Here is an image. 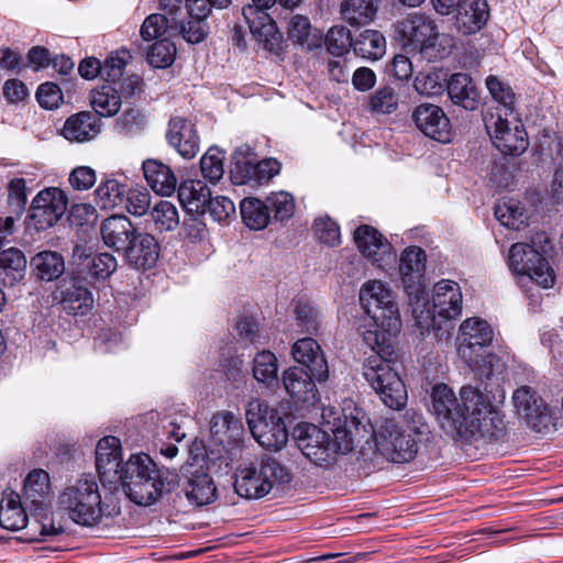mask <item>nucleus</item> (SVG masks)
Masks as SVG:
<instances>
[{
    "mask_svg": "<svg viewBox=\"0 0 563 563\" xmlns=\"http://www.w3.org/2000/svg\"><path fill=\"white\" fill-rule=\"evenodd\" d=\"M430 397L431 413L454 440L488 443L505 434L503 416L479 388L465 385L456 396L448 385L438 384Z\"/></svg>",
    "mask_w": 563,
    "mask_h": 563,
    "instance_id": "f257e3e1",
    "label": "nucleus"
},
{
    "mask_svg": "<svg viewBox=\"0 0 563 563\" xmlns=\"http://www.w3.org/2000/svg\"><path fill=\"white\" fill-rule=\"evenodd\" d=\"M360 327L364 342L375 352L363 365V376L380 400L390 409L400 410L407 402V390L398 373L395 342L401 319H364Z\"/></svg>",
    "mask_w": 563,
    "mask_h": 563,
    "instance_id": "f03ea898",
    "label": "nucleus"
},
{
    "mask_svg": "<svg viewBox=\"0 0 563 563\" xmlns=\"http://www.w3.org/2000/svg\"><path fill=\"white\" fill-rule=\"evenodd\" d=\"M394 29L399 45L428 62L444 59L455 46L454 37L441 33L435 21L424 13H410L398 20Z\"/></svg>",
    "mask_w": 563,
    "mask_h": 563,
    "instance_id": "7ed1b4c3",
    "label": "nucleus"
},
{
    "mask_svg": "<svg viewBox=\"0 0 563 563\" xmlns=\"http://www.w3.org/2000/svg\"><path fill=\"white\" fill-rule=\"evenodd\" d=\"M174 475L144 453L133 454L122 465L118 482L126 497L140 506L155 504L174 486Z\"/></svg>",
    "mask_w": 563,
    "mask_h": 563,
    "instance_id": "20e7f679",
    "label": "nucleus"
},
{
    "mask_svg": "<svg viewBox=\"0 0 563 563\" xmlns=\"http://www.w3.org/2000/svg\"><path fill=\"white\" fill-rule=\"evenodd\" d=\"M58 507L68 518L84 527H96L104 517H113L120 508L102 503L98 483L95 477L82 476L67 485L58 496Z\"/></svg>",
    "mask_w": 563,
    "mask_h": 563,
    "instance_id": "39448f33",
    "label": "nucleus"
},
{
    "mask_svg": "<svg viewBox=\"0 0 563 563\" xmlns=\"http://www.w3.org/2000/svg\"><path fill=\"white\" fill-rule=\"evenodd\" d=\"M430 433L429 426L420 416L400 424L394 420L382 421L374 429L376 452L393 463H408L418 453V444Z\"/></svg>",
    "mask_w": 563,
    "mask_h": 563,
    "instance_id": "423d86ee",
    "label": "nucleus"
},
{
    "mask_svg": "<svg viewBox=\"0 0 563 563\" xmlns=\"http://www.w3.org/2000/svg\"><path fill=\"white\" fill-rule=\"evenodd\" d=\"M210 437L206 448L207 463L219 472H228L241 459L244 427L233 412L221 410L212 415L209 421Z\"/></svg>",
    "mask_w": 563,
    "mask_h": 563,
    "instance_id": "0eeeda50",
    "label": "nucleus"
},
{
    "mask_svg": "<svg viewBox=\"0 0 563 563\" xmlns=\"http://www.w3.org/2000/svg\"><path fill=\"white\" fill-rule=\"evenodd\" d=\"M290 481L288 471L274 457L265 455L249 466L238 470L234 489L247 499H258L267 495L274 485Z\"/></svg>",
    "mask_w": 563,
    "mask_h": 563,
    "instance_id": "6e6552de",
    "label": "nucleus"
},
{
    "mask_svg": "<svg viewBox=\"0 0 563 563\" xmlns=\"http://www.w3.org/2000/svg\"><path fill=\"white\" fill-rule=\"evenodd\" d=\"M507 264L521 286L530 282L545 289L554 286L553 268L540 252L527 243L511 245Z\"/></svg>",
    "mask_w": 563,
    "mask_h": 563,
    "instance_id": "1a4fd4ad",
    "label": "nucleus"
},
{
    "mask_svg": "<svg viewBox=\"0 0 563 563\" xmlns=\"http://www.w3.org/2000/svg\"><path fill=\"white\" fill-rule=\"evenodd\" d=\"M485 129L493 144L506 155H521L529 146L528 135L522 122L515 115L501 112V109H488L483 114Z\"/></svg>",
    "mask_w": 563,
    "mask_h": 563,
    "instance_id": "9d476101",
    "label": "nucleus"
},
{
    "mask_svg": "<svg viewBox=\"0 0 563 563\" xmlns=\"http://www.w3.org/2000/svg\"><path fill=\"white\" fill-rule=\"evenodd\" d=\"M426 252L419 246L406 247L399 257V275L408 295L412 317H420L427 306L424 291Z\"/></svg>",
    "mask_w": 563,
    "mask_h": 563,
    "instance_id": "9b49d317",
    "label": "nucleus"
},
{
    "mask_svg": "<svg viewBox=\"0 0 563 563\" xmlns=\"http://www.w3.org/2000/svg\"><path fill=\"white\" fill-rule=\"evenodd\" d=\"M292 437L297 448L313 464L327 466L335 460L339 450L343 453L352 450L351 442L343 448L336 445L329 433L314 424L301 423L294 428Z\"/></svg>",
    "mask_w": 563,
    "mask_h": 563,
    "instance_id": "f8f14e48",
    "label": "nucleus"
},
{
    "mask_svg": "<svg viewBox=\"0 0 563 563\" xmlns=\"http://www.w3.org/2000/svg\"><path fill=\"white\" fill-rule=\"evenodd\" d=\"M494 336L493 329L486 319H464L460 325L459 355L470 368L482 367L485 357L476 353L475 347L488 345Z\"/></svg>",
    "mask_w": 563,
    "mask_h": 563,
    "instance_id": "ddd939ff",
    "label": "nucleus"
},
{
    "mask_svg": "<svg viewBox=\"0 0 563 563\" xmlns=\"http://www.w3.org/2000/svg\"><path fill=\"white\" fill-rule=\"evenodd\" d=\"M67 207L66 192L58 187H47L33 198L30 218L36 230H45L54 227L62 219Z\"/></svg>",
    "mask_w": 563,
    "mask_h": 563,
    "instance_id": "4468645a",
    "label": "nucleus"
},
{
    "mask_svg": "<svg viewBox=\"0 0 563 563\" xmlns=\"http://www.w3.org/2000/svg\"><path fill=\"white\" fill-rule=\"evenodd\" d=\"M354 242L360 253L378 267H383L395 260L391 244L371 225L358 227L354 232Z\"/></svg>",
    "mask_w": 563,
    "mask_h": 563,
    "instance_id": "2eb2a0df",
    "label": "nucleus"
},
{
    "mask_svg": "<svg viewBox=\"0 0 563 563\" xmlns=\"http://www.w3.org/2000/svg\"><path fill=\"white\" fill-rule=\"evenodd\" d=\"M512 404L518 416L525 419L531 429L540 432L548 427L550 415L543 399L533 388H517L512 394Z\"/></svg>",
    "mask_w": 563,
    "mask_h": 563,
    "instance_id": "dca6fc26",
    "label": "nucleus"
},
{
    "mask_svg": "<svg viewBox=\"0 0 563 563\" xmlns=\"http://www.w3.org/2000/svg\"><path fill=\"white\" fill-rule=\"evenodd\" d=\"M243 8L242 14L249 25L252 35L260 42L274 44L279 41L276 23L267 14L266 10L277 0H251Z\"/></svg>",
    "mask_w": 563,
    "mask_h": 563,
    "instance_id": "f3484780",
    "label": "nucleus"
},
{
    "mask_svg": "<svg viewBox=\"0 0 563 563\" xmlns=\"http://www.w3.org/2000/svg\"><path fill=\"white\" fill-rule=\"evenodd\" d=\"M424 313L428 317H457L462 312V292L457 283L442 279L433 287L432 302L428 300Z\"/></svg>",
    "mask_w": 563,
    "mask_h": 563,
    "instance_id": "a211bd4d",
    "label": "nucleus"
},
{
    "mask_svg": "<svg viewBox=\"0 0 563 563\" xmlns=\"http://www.w3.org/2000/svg\"><path fill=\"white\" fill-rule=\"evenodd\" d=\"M412 118L417 128L428 137L448 143L452 137V126L444 111L435 106L423 103L418 106Z\"/></svg>",
    "mask_w": 563,
    "mask_h": 563,
    "instance_id": "6ab92c4d",
    "label": "nucleus"
},
{
    "mask_svg": "<svg viewBox=\"0 0 563 563\" xmlns=\"http://www.w3.org/2000/svg\"><path fill=\"white\" fill-rule=\"evenodd\" d=\"M360 302L367 314L390 317L398 313L390 289L382 280H368L360 289Z\"/></svg>",
    "mask_w": 563,
    "mask_h": 563,
    "instance_id": "aec40b11",
    "label": "nucleus"
},
{
    "mask_svg": "<svg viewBox=\"0 0 563 563\" xmlns=\"http://www.w3.org/2000/svg\"><path fill=\"white\" fill-rule=\"evenodd\" d=\"M121 460V442L118 438L110 435L99 440L96 448V467L103 485L118 482Z\"/></svg>",
    "mask_w": 563,
    "mask_h": 563,
    "instance_id": "412c9836",
    "label": "nucleus"
},
{
    "mask_svg": "<svg viewBox=\"0 0 563 563\" xmlns=\"http://www.w3.org/2000/svg\"><path fill=\"white\" fill-rule=\"evenodd\" d=\"M166 137L184 158L190 159L199 152V136L195 124L185 118L175 117L170 119Z\"/></svg>",
    "mask_w": 563,
    "mask_h": 563,
    "instance_id": "4be33fe9",
    "label": "nucleus"
},
{
    "mask_svg": "<svg viewBox=\"0 0 563 563\" xmlns=\"http://www.w3.org/2000/svg\"><path fill=\"white\" fill-rule=\"evenodd\" d=\"M296 362L305 365L318 382H324L329 376V367L318 342L311 338L296 341L291 349Z\"/></svg>",
    "mask_w": 563,
    "mask_h": 563,
    "instance_id": "5701e85b",
    "label": "nucleus"
},
{
    "mask_svg": "<svg viewBox=\"0 0 563 563\" xmlns=\"http://www.w3.org/2000/svg\"><path fill=\"white\" fill-rule=\"evenodd\" d=\"M128 263L136 269L152 268L159 256V245L156 239L145 232H136L124 250Z\"/></svg>",
    "mask_w": 563,
    "mask_h": 563,
    "instance_id": "b1692460",
    "label": "nucleus"
},
{
    "mask_svg": "<svg viewBox=\"0 0 563 563\" xmlns=\"http://www.w3.org/2000/svg\"><path fill=\"white\" fill-rule=\"evenodd\" d=\"M488 15L486 0H462L456 8L454 25L463 35L475 34L486 24Z\"/></svg>",
    "mask_w": 563,
    "mask_h": 563,
    "instance_id": "393cba45",
    "label": "nucleus"
},
{
    "mask_svg": "<svg viewBox=\"0 0 563 563\" xmlns=\"http://www.w3.org/2000/svg\"><path fill=\"white\" fill-rule=\"evenodd\" d=\"M23 498L30 511L47 510L51 500V485L48 473L43 470H33L24 479Z\"/></svg>",
    "mask_w": 563,
    "mask_h": 563,
    "instance_id": "a878e982",
    "label": "nucleus"
},
{
    "mask_svg": "<svg viewBox=\"0 0 563 563\" xmlns=\"http://www.w3.org/2000/svg\"><path fill=\"white\" fill-rule=\"evenodd\" d=\"M136 232L131 220L123 214L111 216L104 219L100 225L103 243L115 251L124 252Z\"/></svg>",
    "mask_w": 563,
    "mask_h": 563,
    "instance_id": "bb28decb",
    "label": "nucleus"
},
{
    "mask_svg": "<svg viewBox=\"0 0 563 563\" xmlns=\"http://www.w3.org/2000/svg\"><path fill=\"white\" fill-rule=\"evenodd\" d=\"M144 178L154 192L170 196L177 188V177L165 163L148 158L142 165Z\"/></svg>",
    "mask_w": 563,
    "mask_h": 563,
    "instance_id": "cd10ccee",
    "label": "nucleus"
},
{
    "mask_svg": "<svg viewBox=\"0 0 563 563\" xmlns=\"http://www.w3.org/2000/svg\"><path fill=\"white\" fill-rule=\"evenodd\" d=\"M100 131V120L95 114L82 111L66 120L62 133L69 141L87 142L95 139Z\"/></svg>",
    "mask_w": 563,
    "mask_h": 563,
    "instance_id": "c85d7f7f",
    "label": "nucleus"
},
{
    "mask_svg": "<svg viewBox=\"0 0 563 563\" xmlns=\"http://www.w3.org/2000/svg\"><path fill=\"white\" fill-rule=\"evenodd\" d=\"M74 257L82 261V271H87L90 279H106L111 276L118 266L117 258L110 253L90 255L85 246L77 245L74 249Z\"/></svg>",
    "mask_w": 563,
    "mask_h": 563,
    "instance_id": "c756f323",
    "label": "nucleus"
},
{
    "mask_svg": "<svg viewBox=\"0 0 563 563\" xmlns=\"http://www.w3.org/2000/svg\"><path fill=\"white\" fill-rule=\"evenodd\" d=\"M313 376L300 367H290L283 373L286 391L297 401L308 402L317 397Z\"/></svg>",
    "mask_w": 563,
    "mask_h": 563,
    "instance_id": "7c9ffc66",
    "label": "nucleus"
},
{
    "mask_svg": "<svg viewBox=\"0 0 563 563\" xmlns=\"http://www.w3.org/2000/svg\"><path fill=\"white\" fill-rule=\"evenodd\" d=\"M26 508L22 506L21 497L14 492H4L0 503V526L7 530H27Z\"/></svg>",
    "mask_w": 563,
    "mask_h": 563,
    "instance_id": "2f4dec72",
    "label": "nucleus"
},
{
    "mask_svg": "<svg viewBox=\"0 0 563 563\" xmlns=\"http://www.w3.org/2000/svg\"><path fill=\"white\" fill-rule=\"evenodd\" d=\"M210 198L211 191L202 180H184L178 187L179 202L190 213H205Z\"/></svg>",
    "mask_w": 563,
    "mask_h": 563,
    "instance_id": "473e14b6",
    "label": "nucleus"
},
{
    "mask_svg": "<svg viewBox=\"0 0 563 563\" xmlns=\"http://www.w3.org/2000/svg\"><path fill=\"white\" fill-rule=\"evenodd\" d=\"M448 93L453 103L466 109L474 110L479 103V97L472 78L462 73L454 74L446 81Z\"/></svg>",
    "mask_w": 563,
    "mask_h": 563,
    "instance_id": "72a5a7b5",
    "label": "nucleus"
},
{
    "mask_svg": "<svg viewBox=\"0 0 563 563\" xmlns=\"http://www.w3.org/2000/svg\"><path fill=\"white\" fill-rule=\"evenodd\" d=\"M55 299L58 300L62 311L73 317H84L93 307L91 292L87 288L75 284L65 290H60V295L55 296Z\"/></svg>",
    "mask_w": 563,
    "mask_h": 563,
    "instance_id": "f704fd0d",
    "label": "nucleus"
},
{
    "mask_svg": "<svg viewBox=\"0 0 563 563\" xmlns=\"http://www.w3.org/2000/svg\"><path fill=\"white\" fill-rule=\"evenodd\" d=\"M31 268L37 279L53 282L65 272L64 257L55 251H42L31 258Z\"/></svg>",
    "mask_w": 563,
    "mask_h": 563,
    "instance_id": "c9c22d12",
    "label": "nucleus"
},
{
    "mask_svg": "<svg viewBox=\"0 0 563 563\" xmlns=\"http://www.w3.org/2000/svg\"><path fill=\"white\" fill-rule=\"evenodd\" d=\"M378 0H343L340 11L342 19L351 26L369 24L378 11Z\"/></svg>",
    "mask_w": 563,
    "mask_h": 563,
    "instance_id": "e433bc0d",
    "label": "nucleus"
},
{
    "mask_svg": "<svg viewBox=\"0 0 563 563\" xmlns=\"http://www.w3.org/2000/svg\"><path fill=\"white\" fill-rule=\"evenodd\" d=\"M33 521L29 523L25 532V540L29 542L46 541L49 538L57 537L64 532L60 521H55L48 517L46 510L31 511Z\"/></svg>",
    "mask_w": 563,
    "mask_h": 563,
    "instance_id": "4c0bfd02",
    "label": "nucleus"
},
{
    "mask_svg": "<svg viewBox=\"0 0 563 563\" xmlns=\"http://www.w3.org/2000/svg\"><path fill=\"white\" fill-rule=\"evenodd\" d=\"M185 496L190 504L201 507L217 499V488L208 474H197L188 479Z\"/></svg>",
    "mask_w": 563,
    "mask_h": 563,
    "instance_id": "58836bf2",
    "label": "nucleus"
},
{
    "mask_svg": "<svg viewBox=\"0 0 563 563\" xmlns=\"http://www.w3.org/2000/svg\"><path fill=\"white\" fill-rule=\"evenodd\" d=\"M288 36L307 49L319 47L322 43L321 33L313 29L307 16L292 15L288 23Z\"/></svg>",
    "mask_w": 563,
    "mask_h": 563,
    "instance_id": "ea45409f",
    "label": "nucleus"
},
{
    "mask_svg": "<svg viewBox=\"0 0 563 563\" xmlns=\"http://www.w3.org/2000/svg\"><path fill=\"white\" fill-rule=\"evenodd\" d=\"M353 49L362 58L378 60L386 53L385 36L377 30H364L353 43Z\"/></svg>",
    "mask_w": 563,
    "mask_h": 563,
    "instance_id": "a19ab883",
    "label": "nucleus"
},
{
    "mask_svg": "<svg viewBox=\"0 0 563 563\" xmlns=\"http://www.w3.org/2000/svg\"><path fill=\"white\" fill-rule=\"evenodd\" d=\"M245 418L253 438L262 445V435L271 433L272 410L260 400H252L247 405Z\"/></svg>",
    "mask_w": 563,
    "mask_h": 563,
    "instance_id": "79ce46f5",
    "label": "nucleus"
},
{
    "mask_svg": "<svg viewBox=\"0 0 563 563\" xmlns=\"http://www.w3.org/2000/svg\"><path fill=\"white\" fill-rule=\"evenodd\" d=\"M495 216L504 227L512 230H520L529 220L527 210L514 198L499 201L495 207Z\"/></svg>",
    "mask_w": 563,
    "mask_h": 563,
    "instance_id": "37998d69",
    "label": "nucleus"
},
{
    "mask_svg": "<svg viewBox=\"0 0 563 563\" xmlns=\"http://www.w3.org/2000/svg\"><path fill=\"white\" fill-rule=\"evenodd\" d=\"M90 103L98 114L113 117L119 112L122 100L118 89L107 84L91 91Z\"/></svg>",
    "mask_w": 563,
    "mask_h": 563,
    "instance_id": "c03bdc74",
    "label": "nucleus"
},
{
    "mask_svg": "<svg viewBox=\"0 0 563 563\" xmlns=\"http://www.w3.org/2000/svg\"><path fill=\"white\" fill-rule=\"evenodd\" d=\"M448 73L443 68H432L420 71L413 81V87L419 95L433 97L441 95L446 87Z\"/></svg>",
    "mask_w": 563,
    "mask_h": 563,
    "instance_id": "a18cd8bd",
    "label": "nucleus"
},
{
    "mask_svg": "<svg viewBox=\"0 0 563 563\" xmlns=\"http://www.w3.org/2000/svg\"><path fill=\"white\" fill-rule=\"evenodd\" d=\"M241 216L246 227L262 230L269 222L268 207L256 198H245L240 205Z\"/></svg>",
    "mask_w": 563,
    "mask_h": 563,
    "instance_id": "49530a36",
    "label": "nucleus"
},
{
    "mask_svg": "<svg viewBox=\"0 0 563 563\" xmlns=\"http://www.w3.org/2000/svg\"><path fill=\"white\" fill-rule=\"evenodd\" d=\"M124 185L117 179H107L95 190V202L101 209L112 210L124 201Z\"/></svg>",
    "mask_w": 563,
    "mask_h": 563,
    "instance_id": "de8ad7c7",
    "label": "nucleus"
},
{
    "mask_svg": "<svg viewBox=\"0 0 563 563\" xmlns=\"http://www.w3.org/2000/svg\"><path fill=\"white\" fill-rule=\"evenodd\" d=\"M253 377L263 384L272 385L277 380V358L271 351L257 353L253 360Z\"/></svg>",
    "mask_w": 563,
    "mask_h": 563,
    "instance_id": "09e8293b",
    "label": "nucleus"
},
{
    "mask_svg": "<svg viewBox=\"0 0 563 563\" xmlns=\"http://www.w3.org/2000/svg\"><path fill=\"white\" fill-rule=\"evenodd\" d=\"M151 219L159 232L174 231L179 224L178 210L174 203L167 200H161L154 206Z\"/></svg>",
    "mask_w": 563,
    "mask_h": 563,
    "instance_id": "8fccbe9b",
    "label": "nucleus"
},
{
    "mask_svg": "<svg viewBox=\"0 0 563 563\" xmlns=\"http://www.w3.org/2000/svg\"><path fill=\"white\" fill-rule=\"evenodd\" d=\"M399 95L391 86H382L368 99V108L378 114H390L398 108Z\"/></svg>",
    "mask_w": 563,
    "mask_h": 563,
    "instance_id": "3c124183",
    "label": "nucleus"
},
{
    "mask_svg": "<svg viewBox=\"0 0 563 563\" xmlns=\"http://www.w3.org/2000/svg\"><path fill=\"white\" fill-rule=\"evenodd\" d=\"M224 153L218 147H210L200 159L202 176L210 183H218L224 174Z\"/></svg>",
    "mask_w": 563,
    "mask_h": 563,
    "instance_id": "603ef678",
    "label": "nucleus"
},
{
    "mask_svg": "<svg viewBox=\"0 0 563 563\" xmlns=\"http://www.w3.org/2000/svg\"><path fill=\"white\" fill-rule=\"evenodd\" d=\"M486 87L492 98L504 108L503 113L511 115L515 112L516 97L511 88L500 81L496 76H488L486 78Z\"/></svg>",
    "mask_w": 563,
    "mask_h": 563,
    "instance_id": "864d4df0",
    "label": "nucleus"
},
{
    "mask_svg": "<svg viewBox=\"0 0 563 563\" xmlns=\"http://www.w3.org/2000/svg\"><path fill=\"white\" fill-rule=\"evenodd\" d=\"M324 44L331 55H344L353 46L350 30L343 25L332 26L325 35Z\"/></svg>",
    "mask_w": 563,
    "mask_h": 563,
    "instance_id": "5fc2aeb1",
    "label": "nucleus"
},
{
    "mask_svg": "<svg viewBox=\"0 0 563 563\" xmlns=\"http://www.w3.org/2000/svg\"><path fill=\"white\" fill-rule=\"evenodd\" d=\"M176 56V47L168 38L156 41L147 53L148 63L155 68L170 66Z\"/></svg>",
    "mask_w": 563,
    "mask_h": 563,
    "instance_id": "6e6d98bb",
    "label": "nucleus"
},
{
    "mask_svg": "<svg viewBox=\"0 0 563 563\" xmlns=\"http://www.w3.org/2000/svg\"><path fill=\"white\" fill-rule=\"evenodd\" d=\"M125 209L135 217H142L150 210L151 194L146 188L134 187L125 191Z\"/></svg>",
    "mask_w": 563,
    "mask_h": 563,
    "instance_id": "4d7b16f0",
    "label": "nucleus"
},
{
    "mask_svg": "<svg viewBox=\"0 0 563 563\" xmlns=\"http://www.w3.org/2000/svg\"><path fill=\"white\" fill-rule=\"evenodd\" d=\"M273 423L268 435H262V446L268 450H280L288 441V431L283 418L272 410Z\"/></svg>",
    "mask_w": 563,
    "mask_h": 563,
    "instance_id": "13d9d810",
    "label": "nucleus"
},
{
    "mask_svg": "<svg viewBox=\"0 0 563 563\" xmlns=\"http://www.w3.org/2000/svg\"><path fill=\"white\" fill-rule=\"evenodd\" d=\"M168 20L163 14H151L142 24L141 36L145 41H159L161 38H168Z\"/></svg>",
    "mask_w": 563,
    "mask_h": 563,
    "instance_id": "bf43d9fd",
    "label": "nucleus"
},
{
    "mask_svg": "<svg viewBox=\"0 0 563 563\" xmlns=\"http://www.w3.org/2000/svg\"><path fill=\"white\" fill-rule=\"evenodd\" d=\"M131 57V54L125 49L112 53L103 63L104 78L115 82L121 77Z\"/></svg>",
    "mask_w": 563,
    "mask_h": 563,
    "instance_id": "052dcab7",
    "label": "nucleus"
},
{
    "mask_svg": "<svg viewBox=\"0 0 563 563\" xmlns=\"http://www.w3.org/2000/svg\"><path fill=\"white\" fill-rule=\"evenodd\" d=\"M314 233L318 240L328 245L335 246L340 242V229L330 218H319L314 221Z\"/></svg>",
    "mask_w": 563,
    "mask_h": 563,
    "instance_id": "680f3d73",
    "label": "nucleus"
},
{
    "mask_svg": "<svg viewBox=\"0 0 563 563\" xmlns=\"http://www.w3.org/2000/svg\"><path fill=\"white\" fill-rule=\"evenodd\" d=\"M97 181L96 170L90 166H77L69 173L68 183L74 190L85 191Z\"/></svg>",
    "mask_w": 563,
    "mask_h": 563,
    "instance_id": "e2e57ef3",
    "label": "nucleus"
},
{
    "mask_svg": "<svg viewBox=\"0 0 563 563\" xmlns=\"http://www.w3.org/2000/svg\"><path fill=\"white\" fill-rule=\"evenodd\" d=\"M208 211L217 222H224L235 216V206L231 199L224 196L210 198Z\"/></svg>",
    "mask_w": 563,
    "mask_h": 563,
    "instance_id": "0e129e2a",
    "label": "nucleus"
},
{
    "mask_svg": "<svg viewBox=\"0 0 563 563\" xmlns=\"http://www.w3.org/2000/svg\"><path fill=\"white\" fill-rule=\"evenodd\" d=\"M36 98L42 108L53 110L62 103L63 93L56 84L44 82L37 88Z\"/></svg>",
    "mask_w": 563,
    "mask_h": 563,
    "instance_id": "69168bd1",
    "label": "nucleus"
},
{
    "mask_svg": "<svg viewBox=\"0 0 563 563\" xmlns=\"http://www.w3.org/2000/svg\"><path fill=\"white\" fill-rule=\"evenodd\" d=\"M268 202L274 209L275 218L279 220L288 219L294 213L295 202L288 192H274L268 197Z\"/></svg>",
    "mask_w": 563,
    "mask_h": 563,
    "instance_id": "338daca9",
    "label": "nucleus"
},
{
    "mask_svg": "<svg viewBox=\"0 0 563 563\" xmlns=\"http://www.w3.org/2000/svg\"><path fill=\"white\" fill-rule=\"evenodd\" d=\"M183 37L192 44L202 42L208 34L206 19L191 18L181 26Z\"/></svg>",
    "mask_w": 563,
    "mask_h": 563,
    "instance_id": "774afa93",
    "label": "nucleus"
}]
</instances>
